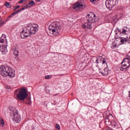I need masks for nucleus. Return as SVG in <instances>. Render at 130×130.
<instances>
[{
	"mask_svg": "<svg viewBox=\"0 0 130 130\" xmlns=\"http://www.w3.org/2000/svg\"><path fill=\"white\" fill-rule=\"evenodd\" d=\"M0 73L1 75L5 78L8 77V76L11 77V78L15 77V73L13 72L12 69L5 65H1L0 66Z\"/></svg>",
	"mask_w": 130,
	"mask_h": 130,
	"instance_id": "f257e3e1",
	"label": "nucleus"
},
{
	"mask_svg": "<svg viewBox=\"0 0 130 130\" xmlns=\"http://www.w3.org/2000/svg\"><path fill=\"white\" fill-rule=\"evenodd\" d=\"M61 29V26L59 24H57L56 22H52L49 26V30L50 32H52L54 36H57L59 34V31Z\"/></svg>",
	"mask_w": 130,
	"mask_h": 130,
	"instance_id": "f03ea898",
	"label": "nucleus"
},
{
	"mask_svg": "<svg viewBox=\"0 0 130 130\" xmlns=\"http://www.w3.org/2000/svg\"><path fill=\"white\" fill-rule=\"evenodd\" d=\"M17 98L20 101H24L26 98L28 97V92L25 88H22L19 91L18 93L16 95Z\"/></svg>",
	"mask_w": 130,
	"mask_h": 130,
	"instance_id": "7ed1b4c3",
	"label": "nucleus"
},
{
	"mask_svg": "<svg viewBox=\"0 0 130 130\" xmlns=\"http://www.w3.org/2000/svg\"><path fill=\"white\" fill-rule=\"evenodd\" d=\"M121 71H126L130 67V58H125L121 62Z\"/></svg>",
	"mask_w": 130,
	"mask_h": 130,
	"instance_id": "20e7f679",
	"label": "nucleus"
},
{
	"mask_svg": "<svg viewBox=\"0 0 130 130\" xmlns=\"http://www.w3.org/2000/svg\"><path fill=\"white\" fill-rule=\"evenodd\" d=\"M118 4V0H107L106 1V6L107 9L110 11L112 10V8L114 6H116Z\"/></svg>",
	"mask_w": 130,
	"mask_h": 130,
	"instance_id": "39448f33",
	"label": "nucleus"
},
{
	"mask_svg": "<svg viewBox=\"0 0 130 130\" xmlns=\"http://www.w3.org/2000/svg\"><path fill=\"white\" fill-rule=\"evenodd\" d=\"M13 120L17 123H19L21 121V117L19 114V112L17 110H14L13 112Z\"/></svg>",
	"mask_w": 130,
	"mask_h": 130,
	"instance_id": "423d86ee",
	"label": "nucleus"
},
{
	"mask_svg": "<svg viewBox=\"0 0 130 130\" xmlns=\"http://www.w3.org/2000/svg\"><path fill=\"white\" fill-rule=\"evenodd\" d=\"M96 17V15L93 12H91L90 14H88L86 16V19L88 21V23H90L92 25V23H95L96 20L94 19V18Z\"/></svg>",
	"mask_w": 130,
	"mask_h": 130,
	"instance_id": "0eeeda50",
	"label": "nucleus"
},
{
	"mask_svg": "<svg viewBox=\"0 0 130 130\" xmlns=\"http://www.w3.org/2000/svg\"><path fill=\"white\" fill-rule=\"evenodd\" d=\"M27 30H30V32L32 34H35L37 31H38V25L34 24V25H28Z\"/></svg>",
	"mask_w": 130,
	"mask_h": 130,
	"instance_id": "6e6552de",
	"label": "nucleus"
},
{
	"mask_svg": "<svg viewBox=\"0 0 130 130\" xmlns=\"http://www.w3.org/2000/svg\"><path fill=\"white\" fill-rule=\"evenodd\" d=\"M83 2L78 1L73 4V9L74 10H80L83 8Z\"/></svg>",
	"mask_w": 130,
	"mask_h": 130,
	"instance_id": "1a4fd4ad",
	"label": "nucleus"
},
{
	"mask_svg": "<svg viewBox=\"0 0 130 130\" xmlns=\"http://www.w3.org/2000/svg\"><path fill=\"white\" fill-rule=\"evenodd\" d=\"M31 34L30 32H28L27 31H21V38L22 39H25V38H27V37H29V36H31Z\"/></svg>",
	"mask_w": 130,
	"mask_h": 130,
	"instance_id": "9d476101",
	"label": "nucleus"
},
{
	"mask_svg": "<svg viewBox=\"0 0 130 130\" xmlns=\"http://www.w3.org/2000/svg\"><path fill=\"white\" fill-rule=\"evenodd\" d=\"M0 51H1V52H2V54H6V53L8 52L7 47L3 45L0 46Z\"/></svg>",
	"mask_w": 130,
	"mask_h": 130,
	"instance_id": "9b49d317",
	"label": "nucleus"
},
{
	"mask_svg": "<svg viewBox=\"0 0 130 130\" xmlns=\"http://www.w3.org/2000/svg\"><path fill=\"white\" fill-rule=\"evenodd\" d=\"M100 71L103 76H106L108 75V68H104L103 70L100 69Z\"/></svg>",
	"mask_w": 130,
	"mask_h": 130,
	"instance_id": "f8f14e48",
	"label": "nucleus"
},
{
	"mask_svg": "<svg viewBox=\"0 0 130 130\" xmlns=\"http://www.w3.org/2000/svg\"><path fill=\"white\" fill-rule=\"evenodd\" d=\"M82 28H83V29H86V28H87L88 29H91V28H92L91 23H86L83 24L82 25Z\"/></svg>",
	"mask_w": 130,
	"mask_h": 130,
	"instance_id": "ddd939ff",
	"label": "nucleus"
},
{
	"mask_svg": "<svg viewBox=\"0 0 130 130\" xmlns=\"http://www.w3.org/2000/svg\"><path fill=\"white\" fill-rule=\"evenodd\" d=\"M13 54L15 56L16 59H18V57H19V50H17L16 48L13 49Z\"/></svg>",
	"mask_w": 130,
	"mask_h": 130,
	"instance_id": "4468645a",
	"label": "nucleus"
},
{
	"mask_svg": "<svg viewBox=\"0 0 130 130\" xmlns=\"http://www.w3.org/2000/svg\"><path fill=\"white\" fill-rule=\"evenodd\" d=\"M95 62L96 63H103V64H104V63L106 62V61L104 59L102 60L101 58H100V59H97Z\"/></svg>",
	"mask_w": 130,
	"mask_h": 130,
	"instance_id": "2eb2a0df",
	"label": "nucleus"
},
{
	"mask_svg": "<svg viewBox=\"0 0 130 130\" xmlns=\"http://www.w3.org/2000/svg\"><path fill=\"white\" fill-rule=\"evenodd\" d=\"M5 6L6 8H8V9H11V8H12V4H11V3H6Z\"/></svg>",
	"mask_w": 130,
	"mask_h": 130,
	"instance_id": "dca6fc26",
	"label": "nucleus"
},
{
	"mask_svg": "<svg viewBox=\"0 0 130 130\" xmlns=\"http://www.w3.org/2000/svg\"><path fill=\"white\" fill-rule=\"evenodd\" d=\"M120 42L122 44H123L124 42L126 43V42H127V39H126L125 38L121 39V38H120Z\"/></svg>",
	"mask_w": 130,
	"mask_h": 130,
	"instance_id": "f3484780",
	"label": "nucleus"
},
{
	"mask_svg": "<svg viewBox=\"0 0 130 130\" xmlns=\"http://www.w3.org/2000/svg\"><path fill=\"white\" fill-rule=\"evenodd\" d=\"M26 104H27L28 105H31V98H28L26 100Z\"/></svg>",
	"mask_w": 130,
	"mask_h": 130,
	"instance_id": "a211bd4d",
	"label": "nucleus"
},
{
	"mask_svg": "<svg viewBox=\"0 0 130 130\" xmlns=\"http://www.w3.org/2000/svg\"><path fill=\"white\" fill-rule=\"evenodd\" d=\"M29 27V25H27L25 28H24V29H23L22 30V32H28V33H30V30L28 29V28Z\"/></svg>",
	"mask_w": 130,
	"mask_h": 130,
	"instance_id": "6ab92c4d",
	"label": "nucleus"
},
{
	"mask_svg": "<svg viewBox=\"0 0 130 130\" xmlns=\"http://www.w3.org/2000/svg\"><path fill=\"white\" fill-rule=\"evenodd\" d=\"M36 4L34 1H30L28 2L29 6H35Z\"/></svg>",
	"mask_w": 130,
	"mask_h": 130,
	"instance_id": "aec40b11",
	"label": "nucleus"
},
{
	"mask_svg": "<svg viewBox=\"0 0 130 130\" xmlns=\"http://www.w3.org/2000/svg\"><path fill=\"white\" fill-rule=\"evenodd\" d=\"M0 124L2 126H4L5 125V122L4 121V119L0 118Z\"/></svg>",
	"mask_w": 130,
	"mask_h": 130,
	"instance_id": "412c9836",
	"label": "nucleus"
},
{
	"mask_svg": "<svg viewBox=\"0 0 130 130\" xmlns=\"http://www.w3.org/2000/svg\"><path fill=\"white\" fill-rule=\"evenodd\" d=\"M20 12L21 10H19L16 11L12 13V15L15 16V15H16V14H19V13H20Z\"/></svg>",
	"mask_w": 130,
	"mask_h": 130,
	"instance_id": "4be33fe9",
	"label": "nucleus"
},
{
	"mask_svg": "<svg viewBox=\"0 0 130 130\" xmlns=\"http://www.w3.org/2000/svg\"><path fill=\"white\" fill-rule=\"evenodd\" d=\"M51 75H46L45 76V79H46V80H48L49 79H51Z\"/></svg>",
	"mask_w": 130,
	"mask_h": 130,
	"instance_id": "5701e85b",
	"label": "nucleus"
},
{
	"mask_svg": "<svg viewBox=\"0 0 130 130\" xmlns=\"http://www.w3.org/2000/svg\"><path fill=\"white\" fill-rule=\"evenodd\" d=\"M4 42H5V38H3V37H1L0 38V43H4Z\"/></svg>",
	"mask_w": 130,
	"mask_h": 130,
	"instance_id": "b1692460",
	"label": "nucleus"
},
{
	"mask_svg": "<svg viewBox=\"0 0 130 130\" xmlns=\"http://www.w3.org/2000/svg\"><path fill=\"white\" fill-rule=\"evenodd\" d=\"M55 127L57 129H60V126H59V124H56Z\"/></svg>",
	"mask_w": 130,
	"mask_h": 130,
	"instance_id": "393cba45",
	"label": "nucleus"
},
{
	"mask_svg": "<svg viewBox=\"0 0 130 130\" xmlns=\"http://www.w3.org/2000/svg\"><path fill=\"white\" fill-rule=\"evenodd\" d=\"M9 110H10V111H13H13H14V110H16V109H14V108H13V107H12V106H10V107H9Z\"/></svg>",
	"mask_w": 130,
	"mask_h": 130,
	"instance_id": "a878e982",
	"label": "nucleus"
},
{
	"mask_svg": "<svg viewBox=\"0 0 130 130\" xmlns=\"http://www.w3.org/2000/svg\"><path fill=\"white\" fill-rule=\"evenodd\" d=\"M110 121V120H109V119L107 118V119H106V120L105 121V123L107 124V123H108V122H109Z\"/></svg>",
	"mask_w": 130,
	"mask_h": 130,
	"instance_id": "bb28decb",
	"label": "nucleus"
},
{
	"mask_svg": "<svg viewBox=\"0 0 130 130\" xmlns=\"http://www.w3.org/2000/svg\"><path fill=\"white\" fill-rule=\"evenodd\" d=\"M121 33H123V34H126V30H125L124 28H123L122 31L121 32Z\"/></svg>",
	"mask_w": 130,
	"mask_h": 130,
	"instance_id": "cd10ccee",
	"label": "nucleus"
},
{
	"mask_svg": "<svg viewBox=\"0 0 130 130\" xmlns=\"http://www.w3.org/2000/svg\"><path fill=\"white\" fill-rule=\"evenodd\" d=\"M26 0H20L18 2L19 4H22V3H25Z\"/></svg>",
	"mask_w": 130,
	"mask_h": 130,
	"instance_id": "c85d7f7f",
	"label": "nucleus"
},
{
	"mask_svg": "<svg viewBox=\"0 0 130 130\" xmlns=\"http://www.w3.org/2000/svg\"><path fill=\"white\" fill-rule=\"evenodd\" d=\"M25 9H29V8H31V6H29L28 4L26 6L24 7Z\"/></svg>",
	"mask_w": 130,
	"mask_h": 130,
	"instance_id": "c756f323",
	"label": "nucleus"
},
{
	"mask_svg": "<svg viewBox=\"0 0 130 130\" xmlns=\"http://www.w3.org/2000/svg\"><path fill=\"white\" fill-rule=\"evenodd\" d=\"M16 10H18L17 7L16 6H14L13 8V11H16Z\"/></svg>",
	"mask_w": 130,
	"mask_h": 130,
	"instance_id": "7c9ffc66",
	"label": "nucleus"
},
{
	"mask_svg": "<svg viewBox=\"0 0 130 130\" xmlns=\"http://www.w3.org/2000/svg\"><path fill=\"white\" fill-rule=\"evenodd\" d=\"M24 10H26V8H25V7H24L21 9H19V10H20V12H22V11H24Z\"/></svg>",
	"mask_w": 130,
	"mask_h": 130,
	"instance_id": "2f4dec72",
	"label": "nucleus"
},
{
	"mask_svg": "<svg viewBox=\"0 0 130 130\" xmlns=\"http://www.w3.org/2000/svg\"><path fill=\"white\" fill-rule=\"evenodd\" d=\"M6 89H8V90H11V87L10 86H6Z\"/></svg>",
	"mask_w": 130,
	"mask_h": 130,
	"instance_id": "473e14b6",
	"label": "nucleus"
},
{
	"mask_svg": "<svg viewBox=\"0 0 130 130\" xmlns=\"http://www.w3.org/2000/svg\"><path fill=\"white\" fill-rule=\"evenodd\" d=\"M14 15H13V13L11 14V15H10L9 17H8V18H12V17H13Z\"/></svg>",
	"mask_w": 130,
	"mask_h": 130,
	"instance_id": "72a5a7b5",
	"label": "nucleus"
},
{
	"mask_svg": "<svg viewBox=\"0 0 130 130\" xmlns=\"http://www.w3.org/2000/svg\"><path fill=\"white\" fill-rule=\"evenodd\" d=\"M16 8L18 9H20V6L18 5L17 6H16Z\"/></svg>",
	"mask_w": 130,
	"mask_h": 130,
	"instance_id": "f704fd0d",
	"label": "nucleus"
},
{
	"mask_svg": "<svg viewBox=\"0 0 130 130\" xmlns=\"http://www.w3.org/2000/svg\"><path fill=\"white\" fill-rule=\"evenodd\" d=\"M95 1L96 0H90V2H91V3H93V2H95Z\"/></svg>",
	"mask_w": 130,
	"mask_h": 130,
	"instance_id": "c9c22d12",
	"label": "nucleus"
},
{
	"mask_svg": "<svg viewBox=\"0 0 130 130\" xmlns=\"http://www.w3.org/2000/svg\"><path fill=\"white\" fill-rule=\"evenodd\" d=\"M37 1V2H40V1H41V0H36Z\"/></svg>",
	"mask_w": 130,
	"mask_h": 130,
	"instance_id": "e433bc0d",
	"label": "nucleus"
},
{
	"mask_svg": "<svg viewBox=\"0 0 130 130\" xmlns=\"http://www.w3.org/2000/svg\"><path fill=\"white\" fill-rule=\"evenodd\" d=\"M115 38H116V39H118V38H116V36L115 37Z\"/></svg>",
	"mask_w": 130,
	"mask_h": 130,
	"instance_id": "4c0bfd02",
	"label": "nucleus"
},
{
	"mask_svg": "<svg viewBox=\"0 0 130 130\" xmlns=\"http://www.w3.org/2000/svg\"><path fill=\"white\" fill-rule=\"evenodd\" d=\"M129 97H130V91H129Z\"/></svg>",
	"mask_w": 130,
	"mask_h": 130,
	"instance_id": "58836bf2",
	"label": "nucleus"
},
{
	"mask_svg": "<svg viewBox=\"0 0 130 130\" xmlns=\"http://www.w3.org/2000/svg\"><path fill=\"white\" fill-rule=\"evenodd\" d=\"M4 23H2L1 24H0L1 26H2V25H3Z\"/></svg>",
	"mask_w": 130,
	"mask_h": 130,
	"instance_id": "ea45409f",
	"label": "nucleus"
},
{
	"mask_svg": "<svg viewBox=\"0 0 130 130\" xmlns=\"http://www.w3.org/2000/svg\"><path fill=\"white\" fill-rule=\"evenodd\" d=\"M114 47H116V45H114Z\"/></svg>",
	"mask_w": 130,
	"mask_h": 130,
	"instance_id": "a19ab883",
	"label": "nucleus"
},
{
	"mask_svg": "<svg viewBox=\"0 0 130 130\" xmlns=\"http://www.w3.org/2000/svg\"><path fill=\"white\" fill-rule=\"evenodd\" d=\"M9 1H10L11 2V1H12V0H9Z\"/></svg>",
	"mask_w": 130,
	"mask_h": 130,
	"instance_id": "79ce46f5",
	"label": "nucleus"
},
{
	"mask_svg": "<svg viewBox=\"0 0 130 130\" xmlns=\"http://www.w3.org/2000/svg\"><path fill=\"white\" fill-rule=\"evenodd\" d=\"M119 32H120V30H118Z\"/></svg>",
	"mask_w": 130,
	"mask_h": 130,
	"instance_id": "37998d69",
	"label": "nucleus"
},
{
	"mask_svg": "<svg viewBox=\"0 0 130 130\" xmlns=\"http://www.w3.org/2000/svg\"><path fill=\"white\" fill-rule=\"evenodd\" d=\"M112 48H113V47H112Z\"/></svg>",
	"mask_w": 130,
	"mask_h": 130,
	"instance_id": "c03bdc74",
	"label": "nucleus"
}]
</instances>
